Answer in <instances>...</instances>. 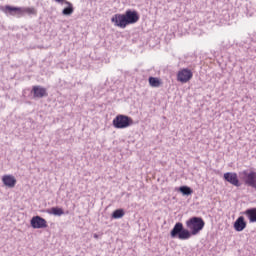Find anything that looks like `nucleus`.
Returning <instances> with one entry per match:
<instances>
[{"label": "nucleus", "instance_id": "4", "mask_svg": "<svg viewBox=\"0 0 256 256\" xmlns=\"http://www.w3.org/2000/svg\"><path fill=\"white\" fill-rule=\"evenodd\" d=\"M30 225L32 229H46L47 220L41 216H33L30 220Z\"/></svg>", "mask_w": 256, "mask_h": 256}, {"label": "nucleus", "instance_id": "9", "mask_svg": "<svg viewBox=\"0 0 256 256\" xmlns=\"http://www.w3.org/2000/svg\"><path fill=\"white\" fill-rule=\"evenodd\" d=\"M193 78V72L189 69H183L182 71L178 72L177 79L180 83H187V81Z\"/></svg>", "mask_w": 256, "mask_h": 256}, {"label": "nucleus", "instance_id": "3", "mask_svg": "<svg viewBox=\"0 0 256 256\" xmlns=\"http://www.w3.org/2000/svg\"><path fill=\"white\" fill-rule=\"evenodd\" d=\"M112 125L115 129H127V127L133 125V118L119 114L113 119Z\"/></svg>", "mask_w": 256, "mask_h": 256}, {"label": "nucleus", "instance_id": "20", "mask_svg": "<svg viewBox=\"0 0 256 256\" xmlns=\"http://www.w3.org/2000/svg\"><path fill=\"white\" fill-rule=\"evenodd\" d=\"M21 13H27L28 15H35L37 12L35 8H21Z\"/></svg>", "mask_w": 256, "mask_h": 256}, {"label": "nucleus", "instance_id": "16", "mask_svg": "<svg viewBox=\"0 0 256 256\" xmlns=\"http://www.w3.org/2000/svg\"><path fill=\"white\" fill-rule=\"evenodd\" d=\"M179 191L184 195L189 197V195H193V189L189 186H180Z\"/></svg>", "mask_w": 256, "mask_h": 256}, {"label": "nucleus", "instance_id": "15", "mask_svg": "<svg viewBox=\"0 0 256 256\" xmlns=\"http://www.w3.org/2000/svg\"><path fill=\"white\" fill-rule=\"evenodd\" d=\"M250 223H256V208H249L245 211Z\"/></svg>", "mask_w": 256, "mask_h": 256}, {"label": "nucleus", "instance_id": "11", "mask_svg": "<svg viewBox=\"0 0 256 256\" xmlns=\"http://www.w3.org/2000/svg\"><path fill=\"white\" fill-rule=\"evenodd\" d=\"M2 182L6 187L13 189L17 185V179L13 175H4L2 177Z\"/></svg>", "mask_w": 256, "mask_h": 256}, {"label": "nucleus", "instance_id": "1", "mask_svg": "<svg viewBox=\"0 0 256 256\" xmlns=\"http://www.w3.org/2000/svg\"><path fill=\"white\" fill-rule=\"evenodd\" d=\"M186 227L189 229L190 237L192 235H199L205 227V221L201 217L194 216L186 221Z\"/></svg>", "mask_w": 256, "mask_h": 256}, {"label": "nucleus", "instance_id": "5", "mask_svg": "<svg viewBox=\"0 0 256 256\" xmlns=\"http://www.w3.org/2000/svg\"><path fill=\"white\" fill-rule=\"evenodd\" d=\"M243 175L245 185H248V187L256 189V172H247V170H244Z\"/></svg>", "mask_w": 256, "mask_h": 256}, {"label": "nucleus", "instance_id": "21", "mask_svg": "<svg viewBox=\"0 0 256 256\" xmlns=\"http://www.w3.org/2000/svg\"><path fill=\"white\" fill-rule=\"evenodd\" d=\"M94 239H99V235L94 234Z\"/></svg>", "mask_w": 256, "mask_h": 256}, {"label": "nucleus", "instance_id": "10", "mask_svg": "<svg viewBox=\"0 0 256 256\" xmlns=\"http://www.w3.org/2000/svg\"><path fill=\"white\" fill-rule=\"evenodd\" d=\"M32 93L34 96V99H43V97H47V89L41 87V86H33Z\"/></svg>", "mask_w": 256, "mask_h": 256}, {"label": "nucleus", "instance_id": "7", "mask_svg": "<svg viewBox=\"0 0 256 256\" xmlns=\"http://www.w3.org/2000/svg\"><path fill=\"white\" fill-rule=\"evenodd\" d=\"M111 22L114 23L115 27H120V29H125L128 25L125 14H115L112 16Z\"/></svg>", "mask_w": 256, "mask_h": 256}, {"label": "nucleus", "instance_id": "17", "mask_svg": "<svg viewBox=\"0 0 256 256\" xmlns=\"http://www.w3.org/2000/svg\"><path fill=\"white\" fill-rule=\"evenodd\" d=\"M124 216H125V210H123V209H116L112 213V219H121Z\"/></svg>", "mask_w": 256, "mask_h": 256}, {"label": "nucleus", "instance_id": "8", "mask_svg": "<svg viewBox=\"0 0 256 256\" xmlns=\"http://www.w3.org/2000/svg\"><path fill=\"white\" fill-rule=\"evenodd\" d=\"M224 179L234 187H241V183H239V178L237 177V173L226 172L224 174Z\"/></svg>", "mask_w": 256, "mask_h": 256}, {"label": "nucleus", "instance_id": "18", "mask_svg": "<svg viewBox=\"0 0 256 256\" xmlns=\"http://www.w3.org/2000/svg\"><path fill=\"white\" fill-rule=\"evenodd\" d=\"M49 213H52V215H55L57 217H61V215H65L63 208H58V207H52L51 212Z\"/></svg>", "mask_w": 256, "mask_h": 256}, {"label": "nucleus", "instance_id": "12", "mask_svg": "<svg viewBox=\"0 0 256 256\" xmlns=\"http://www.w3.org/2000/svg\"><path fill=\"white\" fill-rule=\"evenodd\" d=\"M55 1L56 3H65V5H68L62 10V15H65V16L73 15V11H75V9L73 8V4L71 2L67 0H55Z\"/></svg>", "mask_w": 256, "mask_h": 256}, {"label": "nucleus", "instance_id": "6", "mask_svg": "<svg viewBox=\"0 0 256 256\" xmlns=\"http://www.w3.org/2000/svg\"><path fill=\"white\" fill-rule=\"evenodd\" d=\"M124 17L128 25H134V23H137V21H139V13L136 10L128 9L124 13Z\"/></svg>", "mask_w": 256, "mask_h": 256}, {"label": "nucleus", "instance_id": "19", "mask_svg": "<svg viewBox=\"0 0 256 256\" xmlns=\"http://www.w3.org/2000/svg\"><path fill=\"white\" fill-rule=\"evenodd\" d=\"M149 84L151 87H161V80H159V78L150 77Z\"/></svg>", "mask_w": 256, "mask_h": 256}, {"label": "nucleus", "instance_id": "13", "mask_svg": "<svg viewBox=\"0 0 256 256\" xmlns=\"http://www.w3.org/2000/svg\"><path fill=\"white\" fill-rule=\"evenodd\" d=\"M247 227V222L245 221V217L240 216L234 222V229L235 231L241 232Z\"/></svg>", "mask_w": 256, "mask_h": 256}, {"label": "nucleus", "instance_id": "14", "mask_svg": "<svg viewBox=\"0 0 256 256\" xmlns=\"http://www.w3.org/2000/svg\"><path fill=\"white\" fill-rule=\"evenodd\" d=\"M2 11L4 13H9L10 15H15L16 13H21V8L20 7L6 5L4 8H2Z\"/></svg>", "mask_w": 256, "mask_h": 256}, {"label": "nucleus", "instance_id": "2", "mask_svg": "<svg viewBox=\"0 0 256 256\" xmlns=\"http://www.w3.org/2000/svg\"><path fill=\"white\" fill-rule=\"evenodd\" d=\"M170 236L172 239H180L181 241H185L187 239H191V232L183 226V223L177 222L173 229L170 231Z\"/></svg>", "mask_w": 256, "mask_h": 256}]
</instances>
